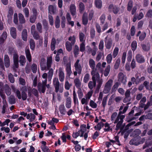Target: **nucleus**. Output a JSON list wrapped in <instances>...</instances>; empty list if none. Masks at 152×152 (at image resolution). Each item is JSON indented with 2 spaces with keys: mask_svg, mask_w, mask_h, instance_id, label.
<instances>
[{
  "mask_svg": "<svg viewBox=\"0 0 152 152\" xmlns=\"http://www.w3.org/2000/svg\"><path fill=\"white\" fill-rule=\"evenodd\" d=\"M122 111H120L118 115L116 113H113L112 115L111 120L115 124L117 123L116 126V130H118L121 126L123 122V119L125 118V115H121Z\"/></svg>",
  "mask_w": 152,
  "mask_h": 152,
  "instance_id": "nucleus-1",
  "label": "nucleus"
},
{
  "mask_svg": "<svg viewBox=\"0 0 152 152\" xmlns=\"http://www.w3.org/2000/svg\"><path fill=\"white\" fill-rule=\"evenodd\" d=\"M8 53L11 54H13L14 66L13 68L15 70L18 67V56L16 50L13 48H10L9 49Z\"/></svg>",
  "mask_w": 152,
  "mask_h": 152,
  "instance_id": "nucleus-2",
  "label": "nucleus"
},
{
  "mask_svg": "<svg viewBox=\"0 0 152 152\" xmlns=\"http://www.w3.org/2000/svg\"><path fill=\"white\" fill-rule=\"evenodd\" d=\"M91 71V74L92 76V80H97L99 79L100 77V76L96 71V69H92Z\"/></svg>",
  "mask_w": 152,
  "mask_h": 152,
  "instance_id": "nucleus-3",
  "label": "nucleus"
},
{
  "mask_svg": "<svg viewBox=\"0 0 152 152\" xmlns=\"http://www.w3.org/2000/svg\"><path fill=\"white\" fill-rule=\"evenodd\" d=\"M58 75L60 81L61 82H63L64 79L65 74L64 72L63 69L61 68L58 69Z\"/></svg>",
  "mask_w": 152,
  "mask_h": 152,
  "instance_id": "nucleus-4",
  "label": "nucleus"
},
{
  "mask_svg": "<svg viewBox=\"0 0 152 152\" xmlns=\"http://www.w3.org/2000/svg\"><path fill=\"white\" fill-rule=\"evenodd\" d=\"M80 60L77 59L75 64L74 66L76 71H77L78 74H80L81 73L82 67L79 63Z\"/></svg>",
  "mask_w": 152,
  "mask_h": 152,
  "instance_id": "nucleus-5",
  "label": "nucleus"
},
{
  "mask_svg": "<svg viewBox=\"0 0 152 152\" xmlns=\"http://www.w3.org/2000/svg\"><path fill=\"white\" fill-rule=\"evenodd\" d=\"M118 81L124 84L126 82V77L122 72L120 73L118 75Z\"/></svg>",
  "mask_w": 152,
  "mask_h": 152,
  "instance_id": "nucleus-6",
  "label": "nucleus"
},
{
  "mask_svg": "<svg viewBox=\"0 0 152 152\" xmlns=\"http://www.w3.org/2000/svg\"><path fill=\"white\" fill-rule=\"evenodd\" d=\"M53 84L55 88L56 92H57L59 89V82L57 78H54L53 80Z\"/></svg>",
  "mask_w": 152,
  "mask_h": 152,
  "instance_id": "nucleus-7",
  "label": "nucleus"
},
{
  "mask_svg": "<svg viewBox=\"0 0 152 152\" xmlns=\"http://www.w3.org/2000/svg\"><path fill=\"white\" fill-rule=\"evenodd\" d=\"M49 12L51 14H54L56 11V7L55 5H50L48 7Z\"/></svg>",
  "mask_w": 152,
  "mask_h": 152,
  "instance_id": "nucleus-8",
  "label": "nucleus"
},
{
  "mask_svg": "<svg viewBox=\"0 0 152 152\" xmlns=\"http://www.w3.org/2000/svg\"><path fill=\"white\" fill-rule=\"evenodd\" d=\"M142 142H139L137 140L135 139H133L131 140L129 142V144L131 145H137L140 144L142 143L145 140L144 138L142 139Z\"/></svg>",
  "mask_w": 152,
  "mask_h": 152,
  "instance_id": "nucleus-9",
  "label": "nucleus"
},
{
  "mask_svg": "<svg viewBox=\"0 0 152 152\" xmlns=\"http://www.w3.org/2000/svg\"><path fill=\"white\" fill-rule=\"evenodd\" d=\"M146 101V98L145 97H143L140 102V106L142 108H144V110H146L148 107V105H145L144 103Z\"/></svg>",
  "mask_w": 152,
  "mask_h": 152,
  "instance_id": "nucleus-10",
  "label": "nucleus"
},
{
  "mask_svg": "<svg viewBox=\"0 0 152 152\" xmlns=\"http://www.w3.org/2000/svg\"><path fill=\"white\" fill-rule=\"evenodd\" d=\"M40 65L41 69L43 71L46 69V60L45 58H42L41 59Z\"/></svg>",
  "mask_w": 152,
  "mask_h": 152,
  "instance_id": "nucleus-11",
  "label": "nucleus"
},
{
  "mask_svg": "<svg viewBox=\"0 0 152 152\" xmlns=\"http://www.w3.org/2000/svg\"><path fill=\"white\" fill-rule=\"evenodd\" d=\"M136 59L137 62L139 63H142L144 62V58L140 54H137L136 57Z\"/></svg>",
  "mask_w": 152,
  "mask_h": 152,
  "instance_id": "nucleus-12",
  "label": "nucleus"
},
{
  "mask_svg": "<svg viewBox=\"0 0 152 152\" xmlns=\"http://www.w3.org/2000/svg\"><path fill=\"white\" fill-rule=\"evenodd\" d=\"M4 61L5 66L8 68L10 66V60L8 56L7 55H5L4 56Z\"/></svg>",
  "mask_w": 152,
  "mask_h": 152,
  "instance_id": "nucleus-13",
  "label": "nucleus"
},
{
  "mask_svg": "<svg viewBox=\"0 0 152 152\" xmlns=\"http://www.w3.org/2000/svg\"><path fill=\"white\" fill-rule=\"evenodd\" d=\"M52 56H50L47 58L46 69H49L51 67L52 63Z\"/></svg>",
  "mask_w": 152,
  "mask_h": 152,
  "instance_id": "nucleus-14",
  "label": "nucleus"
},
{
  "mask_svg": "<svg viewBox=\"0 0 152 152\" xmlns=\"http://www.w3.org/2000/svg\"><path fill=\"white\" fill-rule=\"evenodd\" d=\"M38 90L39 92L44 93L45 89L46 86L42 85L41 83H39L38 85Z\"/></svg>",
  "mask_w": 152,
  "mask_h": 152,
  "instance_id": "nucleus-15",
  "label": "nucleus"
},
{
  "mask_svg": "<svg viewBox=\"0 0 152 152\" xmlns=\"http://www.w3.org/2000/svg\"><path fill=\"white\" fill-rule=\"evenodd\" d=\"M36 118L35 115L32 113L28 114L26 116V118L29 119L30 122L33 121Z\"/></svg>",
  "mask_w": 152,
  "mask_h": 152,
  "instance_id": "nucleus-16",
  "label": "nucleus"
},
{
  "mask_svg": "<svg viewBox=\"0 0 152 152\" xmlns=\"http://www.w3.org/2000/svg\"><path fill=\"white\" fill-rule=\"evenodd\" d=\"M25 53L26 58L28 61L30 62L31 61V58L29 49L26 48L25 50Z\"/></svg>",
  "mask_w": 152,
  "mask_h": 152,
  "instance_id": "nucleus-17",
  "label": "nucleus"
},
{
  "mask_svg": "<svg viewBox=\"0 0 152 152\" xmlns=\"http://www.w3.org/2000/svg\"><path fill=\"white\" fill-rule=\"evenodd\" d=\"M80 129L79 131V132H81V134L80 135V137H83V134L84 133V132L86 131V125L83 124L80 126Z\"/></svg>",
  "mask_w": 152,
  "mask_h": 152,
  "instance_id": "nucleus-18",
  "label": "nucleus"
},
{
  "mask_svg": "<svg viewBox=\"0 0 152 152\" xmlns=\"http://www.w3.org/2000/svg\"><path fill=\"white\" fill-rule=\"evenodd\" d=\"M72 101L70 97H68L66 98L65 102V106L68 108H69L71 107Z\"/></svg>",
  "mask_w": 152,
  "mask_h": 152,
  "instance_id": "nucleus-19",
  "label": "nucleus"
},
{
  "mask_svg": "<svg viewBox=\"0 0 152 152\" xmlns=\"http://www.w3.org/2000/svg\"><path fill=\"white\" fill-rule=\"evenodd\" d=\"M107 37L105 38V46L108 49H110L112 46V41L111 39H109L108 41H107Z\"/></svg>",
  "mask_w": 152,
  "mask_h": 152,
  "instance_id": "nucleus-20",
  "label": "nucleus"
},
{
  "mask_svg": "<svg viewBox=\"0 0 152 152\" xmlns=\"http://www.w3.org/2000/svg\"><path fill=\"white\" fill-rule=\"evenodd\" d=\"M83 23L84 25H86L88 22L87 18V14L86 12H84L82 17Z\"/></svg>",
  "mask_w": 152,
  "mask_h": 152,
  "instance_id": "nucleus-21",
  "label": "nucleus"
},
{
  "mask_svg": "<svg viewBox=\"0 0 152 152\" xmlns=\"http://www.w3.org/2000/svg\"><path fill=\"white\" fill-rule=\"evenodd\" d=\"M56 43V39L54 38L53 37L52 39L50 45V48L52 50H53L55 49Z\"/></svg>",
  "mask_w": 152,
  "mask_h": 152,
  "instance_id": "nucleus-22",
  "label": "nucleus"
},
{
  "mask_svg": "<svg viewBox=\"0 0 152 152\" xmlns=\"http://www.w3.org/2000/svg\"><path fill=\"white\" fill-rule=\"evenodd\" d=\"M96 80H93V81H90L88 83V87L91 90L95 86Z\"/></svg>",
  "mask_w": 152,
  "mask_h": 152,
  "instance_id": "nucleus-23",
  "label": "nucleus"
},
{
  "mask_svg": "<svg viewBox=\"0 0 152 152\" xmlns=\"http://www.w3.org/2000/svg\"><path fill=\"white\" fill-rule=\"evenodd\" d=\"M10 33L13 38H15L16 37V29L14 27H12L10 29Z\"/></svg>",
  "mask_w": 152,
  "mask_h": 152,
  "instance_id": "nucleus-24",
  "label": "nucleus"
},
{
  "mask_svg": "<svg viewBox=\"0 0 152 152\" xmlns=\"http://www.w3.org/2000/svg\"><path fill=\"white\" fill-rule=\"evenodd\" d=\"M94 3L97 8H101L102 6V2L101 0H95Z\"/></svg>",
  "mask_w": 152,
  "mask_h": 152,
  "instance_id": "nucleus-25",
  "label": "nucleus"
},
{
  "mask_svg": "<svg viewBox=\"0 0 152 152\" xmlns=\"http://www.w3.org/2000/svg\"><path fill=\"white\" fill-rule=\"evenodd\" d=\"M71 13L72 16L75 15L76 8L74 4H71L70 7Z\"/></svg>",
  "mask_w": 152,
  "mask_h": 152,
  "instance_id": "nucleus-26",
  "label": "nucleus"
},
{
  "mask_svg": "<svg viewBox=\"0 0 152 152\" xmlns=\"http://www.w3.org/2000/svg\"><path fill=\"white\" fill-rule=\"evenodd\" d=\"M89 64L91 69H95L96 64L95 62L93 59H90L89 61Z\"/></svg>",
  "mask_w": 152,
  "mask_h": 152,
  "instance_id": "nucleus-27",
  "label": "nucleus"
},
{
  "mask_svg": "<svg viewBox=\"0 0 152 152\" xmlns=\"http://www.w3.org/2000/svg\"><path fill=\"white\" fill-rule=\"evenodd\" d=\"M66 71L67 75L69 77L71 75L72 73L71 69V66L70 64H67L66 65Z\"/></svg>",
  "mask_w": 152,
  "mask_h": 152,
  "instance_id": "nucleus-28",
  "label": "nucleus"
},
{
  "mask_svg": "<svg viewBox=\"0 0 152 152\" xmlns=\"http://www.w3.org/2000/svg\"><path fill=\"white\" fill-rule=\"evenodd\" d=\"M33 12L34 16H31L30 18V21L32 23H34L35 22L36 18V16L37 15V12L35 10H33Z\"/></svg>",
  "mask_w": 152,
  "mask_h": 152,
  "instance_id": "nucleus-29",
  "label": "nucleus"
},
{
  "mask_svg": "<svg viewBox=\"0 0 152 152\" xmlns=\"http://www.w3.org/2000/svg\"><path fill=\"white\" fill-rule=\"evenodd\" d=\"M110 65H108L107 66L104 70V75L105 76L107 77L108 75L110 72Z\"/></svg>",
  "mask_w": 152,
  "mask_h": 152,
  "instance_id": "nucleus-30",
  "label": "nucleus"
},
{
  "mask_svg": "<svg viewBox=\"0 0 152 152\" xmlns=\"http://www.w3.org/2000/svg\"><path fill=\"white\" fill-rule=\"evenodd\" d=\"M26 61V58L24 56H20L19 62L21 66H23L25 65Z\"/></svg>",
  "mask_w": 152,
  "mask_h": 152,
  "instance_id": "nucleus-31",
  "label": "nucleus"
},
{
  "mask_svg": "<svg viewBox=\"0 0 152 152\" xmlns=\"http://www.w3.org/2000/svg\"><path fill=\"white\" fill-rule=\"evenodd\" d=\"M22 37L24 41H26L27 40V31L26 29H24L23 30L22 34Z\"/></svg>",
  "mask_w": 152,
  "mask_h": 152,
  "instance_id": "nucleus-32",
  "label": "nucleus"
},
{
  "mask_svg": "<svg viewBox=\"0 0 152 152\" xmlns=\"http://www.w3.org/2000/svg\"><path fill=\"white\" fill-rule=\"evenodd\" d=\"M7 37V33L6 32H4L2 35V38H0V44L3 43L4 41L6 39Z\"/></svg>",
  "mask_w": 152,
  "mask_h": 152,
  "instance_id": "nucleus-33",
  "label": "nucleus"
},
{
  "mask_svg": "<svg viewBox=\"0 0 152 152\" xmlns=\"http://www.w3.org/2000/svg\"><path fill=\"white\" fill-rule=\"evenodd\" d=\"M19 17V21L20 23H24L25 22V20L24 18L23 15L21 13L18 14Z\"/></svg>",
  "mask_w": 152,
  "mask_h": 152,
  "instance_id": "nucleus-34",
  "label": "nucleus"
},
{
  "mask_svg": "<svg viewBox=\"0 0 152 152\" xmlns=\"http://www.w3.org/2000/svg\"><path fill=\"white\" fill-rule=\"evenodd\" d=\"M75 86L78 88H80L81 83L80 80L78 78H76L74 81Z\"/></svg>",
  "mask_w": 152,
  "mask_h": 152,
  "instance_id": "nucleus-35",
  "label": "nucleus"
},
{
  "mask_svg": "<svg viewBox=\"0 0 152 152\" xmlns=\"http://www.w3.org/2000/svg\"><path fill=\"white\" fill-rule=\"evenodd\" d=\"M4 88H5V92L7 95H10L11 93V90L8 85L7 84L5 85Z\"/></svg>",
  "mask_w": 152,
  "mask_h": 152,
  "instance_id": "nucleus-36",
  "label": "nucleus"
},
{
  "mask_svg": "<svg viewBox=\"0 0 152 152\" xmlns=\"http://www.w3.org/2000/svg\"><path fill=\"white\" fill-rule=\"evenodd\" d=\"M66 49L68 51H70L72 49V45L68 41L66 42Z\"/></svg>",
  "mask_w": 152,
  "mask_h": 152,
  "instance_id": "nucleus-37",
  "label": "nucleus"
},
{
  "mask_svg": "<svg viewBox=\"0 0 152 152\" xmlns=\"http://www.w3.org/2000/svg\"><path fill=\"white\" fill-rule=\"evenodd\" d=\"M60 21L59 17L57 16L55 21V25L56 28H58L60 27Z\"/></svg>",
  "mask_w": 152,
  "mask_h": 152,
  "instance_id": "nucleus-38",
  "label": "nucleus"
},
{
  "mask_svg": "<svg viewBox=\"0 0 152 152\" xmlns=\"http://www.w3.org/2000/svg\"><path fill=\"white\" fill-rule=\"evenodd\" d=\"M112 60V55L111 54H108L106 57V60L108 64H110Z\"/></svg>",
  "mask_w": 152,
  "mask_h": 152,
  "instance_id": "nucleus-39",
  "label": "nucleus"
},
{
  "mask_svg": "<svg viewBox=\"0 0 152 152\" xmlns=\"http://www.w3.org/2000/svg\"><path fill=\"white\" fill-rule=\"evenodd\" d=\"M79 48L78 46L75 45V48L74 50V53L75 55V57H76L79 54Z\"/></svg>",
  "mask_w": 152,
  "mask_h": 152,
  "instance_id": "nucleus-40",
  "label": "nucleus"
},
{
  "mask_svg": "<svg viewBox=\"0 0 152 152\" xmlns=\"http://www.w3.org/2000/svg\"><path fill=\"white\" fill-rule=\"evenodd\" d=\"M104 130L105 132L112 131V128L110 126V124L108 123H106L105 125Z\"/></svg>",
  "mask_w": 152,
  "mask_h": 152,
  "instance_id": "nucleus-41",
  "label": "nucleus"
},
{
  "mask_svg": "<svg viewBox=\"0 0 152 152\" xmlns=\"http://www.w3.org/2000/svg\"><path fill=\"white\" fill-rule=\"evenodd\" d=\"M71 86L72 85L69 83L68 81L66 79L65 84V88L67 90H69Z\"/></svg>",
  "mask_w": 152,
  "mask_h": 152,
  "instance_id": "nucleus-42",
  "label": "nucleus"
},
{
  "mask_svg": "<svg viewBox=\"0 0 152 152\" xmlns=\"http://www.w3.org/2000/svg\"><path fill=\"white\" fill-rule=\"evenodd\" d=\"M3 91V90L2 91H1L0 90V94L1 95V96L2 98L3 99V103L4 105H5L7 106V102L6 100L5 99V96L4 94H3L2 93V91Z\"/></svg>",
  "mask_w": 152,
  "mask_h": 152,
  "instance_id": "nucleus-43",
  "label": "nucleus"
},
{
  "mask_svg": "<svg viewBox=\"0 0 152 152\" xmlns=\"http://www.w3.org/2000/svg\"><path fill=\"white\" fill-rule=\"evenodd\" d=\"M119 51L118 48L116 47L114 48L113 54V58H115L118 54Z\"/></svg>",
  "mask_w": 152,
  "mask_h": 152,
  "instance_id": "nucleus-44",
  "label": "nucleus"
},
{
  "mask_svg": "<svg viewBox=\"0 0 152 152\" xmlns=\"http://www.w3.org/2000/svg\"><path fill=\"white\" fill-rule=\"evenodd\" d=\"M119 85V83L118 82H116L114 84L112 89L111 92L112 93L115 92L118 87Z\"/></svg>",
  "mask_w": 152,
  "mask_h": 152,
  "instance_id": "nucleus-45",
  "label": "nucleus"
},
{
  "mask_svg": "<svg viewBox=\"0 0 152 152\" xmlns=\"http://www.w3.org/2000/svg\"><path fill=\"white\" fill-rule=\"evenodd\" d=\"M79 36L80 41L82 42H85V38L84 34L82 32H80Z\"/></svg>",
  "mask_w": 152,
  "mask_h": 152,
  "instance_id": "nucleus-46",
  "label": "nucleus"
},
{
  "mask_svg": "<svg viewBox=\"0 0 152 152\" xmlns=\"http://www.w3.org/2000/svg\"><path fill=\"white\" fill-rule=\"evenodd\" d=\"M30 48L31 49L34 50L35 47V43L33 39H30L29 41Z\"/></svg>",
  "mask_w": 152,
  "mask_h": 152,
  "instance_id": "nucleus-47",
  "label": "nucleus"
},
{
  "mask_svg": "<svg viewBox=\"0 0 152 152\" xmlns=\"http://www.w3.org/2000/svg\"><path fill=\"white\" fill-rule=\"evenodd\" d=\"M85 42H82L80 45V51L83 52L85 51Z\"/></svg>",
  "mask_w": 152,
  "mask_h": 152,
  "instance_id": "nucleus-48",
  "label": "nucleus"
},
{
  "mask_svg": "<svg viewBox=\"0 0 152 152\" xmlns=\"http://www.w3.org/2000/svg\"><path fill=\"white\" fill-rule=\"evenodd\" d=\"M104 125V124L102 122L99 123L98 124L95 126V128L98 130H100Z\"/></svg>",
  "mask_w": 152,
  "mask_h": 152,
  "instance_id": "nucleus-49",
  "label": "nucleus"
},
{
  "mask_svg": "<svg viewBox=\"0 0 152 152\" xmlns=\"http://www.w3.org/2000/svg\"><path fill=\"white\" fill-rule=\"evenodd\" d=\"M31 69L32 72L34 73H35L37 69V65L34 63H33L31 66Z\"/></svg>",
  "mask_w": 152,
  "mask_h": 152,
  "instance_id": "nucleus-50",
  "label": "nucleus"
},
{
  "mask_svg": "<svg viewBox=\"0 0 152 152\" xmlns=\"http://www.w3.org/2000/svg\"><path fill=\"white\" fill-rule=\"evenodd\" d=\"M79 11L80 12L82 13L85 9L84 5L83 3L80 2L79 4Z\"/></svg>",
  "mask_w": 152,
  "mask_h": 152,
  "instance_id": "nucleus-51",
  "label": "nucleus"
},
{
  "mask_svg": "<svg viewBox=\"0 0 152 152\" xmlns=\"http://www.w3.org/2000/svg\"><path fill=\"white\" fill-rule=\"evenodd\" d=\"M120 61V59L119 58H118L116 60L114 65V68L115 69H117L118 68Z\"/></svg>",
  "mask_w": 152,
  "mask_h": 152,
  "instance_id": "nucleus-52",
  "label": "nucleus"
},
{
  "mask_svg": "<svg viewBox=\"0 0 152 152\" xmlns=\"http://www.w3.org/2000/svg\"><path fill=\"white\" fill-rule=\"evenodd\" d=\"M131 47L132 50L134 51L137 47V43L136 41H133L131 44Z\"/></svg>",
  "mask_w": 152,
  "mask_h": 152,
  "instance_id": "nucleus-53",
  "label": "nucleus"
},
{
  "mask_svg": "<svg viewBox=\"0 0 152 152\" xmlns=\"http://www.w3.org/2000/svg\"><path fill=\"white\" fill-rule=\"evenodd\" d=\"M90 106L93 108H96L97 105L93 101L91 100L90 102Z\"/></svg>",
  "mask_w": 152,
  "mask_h": 152,
  "instance_id": "nucleus-54",
  "label": "nucleus"
},
{
  "mask_svg": "<svg viewBox=\"0 0 152 152\" xmlns=\"http://www.w3.org/2000/svg\"><path fill=\"white\" fill-rule=\"evenodd\" d=\"M146 17L151 18L152 17V10L150 9L148 10L146 15Z\"/></svg>",
  "mask_w": 152,
  "mask_h": 152,
  "instance_id": "nucleus-55",
  "label": "nucleus"
},
{
  "mask_svg": "<svg viewBox=\"0 0 152 152\" xmlns=\"http://www.w3.org/2000/svg\"><path fill=\"white\" fill-rule=\"evenodd\" d=\"M92 94L93 91L92 90L90 91L86 95V98L89 100L91 97L92 96Z\"/></svg>",
  "mask_w": 152,
  "mask_h": 152,
  "instance_id": "nucleus-56",
  "label": "nucleus"
},
{
  "mask_svg": "<svg viewBox=\"0 0 152 152\" xmlns=\"http://www.w3.org/2000/svg\"><path fill=\"white\" fill-rule=\"evenodd\" d=\"M133 1L130 0L128 3L127 10L129 11H130L132 7Z\"/></svg>",
  "mask_w": 152,
  "mask_h": 152,
  "instance_id": "nucleus-57",
  "label": "nucleus"
},
{
  "mask_svg": "<svg viewBox=\"0 0 152 152\" xmlns=\"http://www.w3.org/2000/svg\"><path fill=\"white\" fill-rule=\"evenodd\" d=\"M113 83V80L111 79L110 80L106 83L105 86L111 88V86L112 85Z\"/></svg>",
  "mask_w": 152,
  "mask_h": 152,
  "instance_id": "nucleus-58",
  "label": "nucleus"
},
{
  "mask_svg": "<svg viewBox=\"0 0 152 152\" xmlns=\"http://www.w3.org/2000/svg\"><path fill=\"white\" fill-rule=\"evenodd\" d=\"M89 100L86 98H83L81 99V103L82 104H88Z\"/></svg>",
  "mask_w": 152,
  "mask_h": 152,
  "instance_id": "nucleus-59",
  "label": "nucleus"
},
{
  "mask_svg": "<svg viewBox=\"0 0 152 152\" xmlns=\"http://www.w3.org/2000/svg\"><path fill=\"white\" fill-rule=\"evenodd\" d=\"M89 79V75L88 74H86L83 78V81L85 83H87Z\"/></svg>",
  "mask_w": 152,
  "mask_h": 152,
  "instance_id": "nucleus-60",
  "label": "nucleus"
},
{
  "mask_svg": "<svg viewBox=\"0 0 152 152\" xmlns=\"http://www.w3.org/2000/svg\"><path fill=\"white\" fill-rule=\"evenodd\" d=\"M69 40L71 41V43L72 45H74L75 42V37L73 36L72 37H70L69 38Z\"/></svg>",
  "mask_w": 152,
  "mask_h": 152,
  "instance_id": "nucleus-61",
  "label": "nucleus"
},
{
  "mask_svg": "<svg viewBox=\"0 0 152 152\" xmlns=\"http://www.w3.org/2000/svg\"><path fill=\"white\" fill-rule=\"evenodd\" d=\"M23 12L26 17H28L29 16V11L28 9L26 7L23 10Z\"/></svg>",
  "mask_w": 152,
  "mask_h": 152,
  "instance_id": "nucleus-62",
  "label": "nucleus"
},
{
  "mask_svg": "<svg viewBox=\"0 0 152 152\" xmlns=\"http://www.w3.org/2000/svg\"><path fill=\"white\" fill-rule=\"evenodd\" d=\"M104 42L103 40H101L99 44V49L101 50H102L104 48Z\"/></svg>",
  "mask_w": 152,
  "mask_h": 152,
  "instance_id": "nucleus-63",
  "label": "nucleus"
},
{
  "mask_svg": "<svg viewBox=\"0 0 152 152\" xmlns=\"http://www.w3.org/2000/svg\"><path fill=\"white\" fill-rule=\"evenodd\" d=\"M42 151L44 152H49V150L48 147L45 145H42L41 147Z\"/></svg>",
  "mask_w": 152,
  "mask_h": 152,
  "instance_id": "nucleus-64",
  "label": "nucleus"
}]
</instances>
